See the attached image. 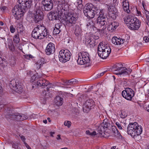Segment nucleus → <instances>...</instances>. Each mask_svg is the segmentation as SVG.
I'll return each mask as SVG.
<instances>
[{"label": "nucleus", "instance_id": "f257e3e1", "mask_svg": "<svg viewBox=\"0 0 149 149\" xmlns=\"http://www.w3.org/2000/svg\"><path fill=\"white\" fill-rule=\"evenodd\" d=\"M18 6H15L12 10L14 17L17 20L23 16L24 13L32 6L31 0H18Z\"/></svg>", "mask_w": 149, "mask_h": 149}, {"label": "nucleus", "instance_id": "f03ea898", "mask_svg": "<svg viewBox=\"0 0 149 149\" xmlns=\"http://www.w3.org/2000/svg\"><path fill=\"white\" fill-rule=\"evenodd\" d=\"M96 14L97 17V22L96 23V25L99 27V31L103 33L106 28V26L107 24V18L104 15L103 10H97Z\"/></svg>", "mask_w": 149, "mask_h": 149}, {"label": "nucleus", "instance_id": "7ed1b4c3", "mask_svg": "<svg viewBox=\"0 0 149 149\" xmlns=\"http://www.w3.org/2000/svg\"><path fill=\"white\" fill-rule=\"evenodd\" d=\"M49 34L47 29L43 26L39 25L35 27L32 33V36L35 39H42Z\"/></svg>", "mask_w": 149, "mask_h": 149}, {"label": "nucleus", "instance_id": "20e7f679", "mask_svg": "<svg viewBox=\"0 0 149 149\" xmlns=\"http://www.w3.org/2000/svg\"><path fill=\"white\" fill-rule=\"evenodd\" d=\"M110 47L107 44L101 42L98 46L97 53L98 56L103 59L106 58L111 52Z\"/></svg>", "mask_w": 149, "mask_h": 149}, {"label": "nucleus", "instance_id": "39448f33", "mask_svg": "<svg viewBox=\"0 0 149 149\" xmlns=\"http://www.w3.org/2000/svg\"><path fill=\"white\" fill-rule=\"evenodd\" d=\"M98 10H101L98 9L97 7L93 8V4H89L84 8L83 12L85 15L87 17L92 19L94 18L95 16H97L96 14L97 11Z\"/></svg>", "mask_w": 149, "mask_h": 149}, {"label": "nucleus", "instance_id": "423d86ee", "mask_svg": "<svg viewBox=\"0 0 149 149\" xmlns=\"http://www.w3.org/2000/svg\"><path fill=\"white\" fill-rule=\"evenodd\" d=\"M58 12H51L47 14V17L49 20H62V16L63 15V8L61 7V5H58L57 8Z\"/></svg>", "mask_w": 149, "mask_h": 149}, {"label": "nucleus", "instance_id": "0eeeda50", "mask_svg": "<svg viewBox=\"0 0 149 149\" xmlns=\"http://www.w3.org/2000/svg\"><path fill=\"white\" fill-rule=\"evenodd\" d=\"M114 69L115 70V74L118 75L124 76L129 75L132 71L131 69H127L125 67H123V65L120 63H118L115 66Z\"/></svg>", "mask_w": 149, "mask_h": 149}, {"label": "nucleus", "instance_id": "6e6552de", "mask_svg": "<svg viewBox=\"0 0 149 149\" xmlns=\"http://www.w3.org/2000/svg\"><path fill=\"white\" fill-rule=\"evenodd\" d=\"M89 54L86 52H80L78 54L77 62L80 65H84L90 63V58Z\"/></svg>", "mask_w": 149, "mask_h": 149}, {"label": "nucleus", "instance_id": "1a4fd4ad", "mask_svg": "<svg viewBox=\"0 0 149 149\" xmlns=\"http://www.w3.org/2000/svg\"><path fill=\"white\" fill-rule=\"evenodd\" d=\"M64 20V24L66 26L70 27L75 24L77 20L75 15L70 13L65 16V18L63 19Z\"/></svg>", "mask_w": 149, "mask_h": 149}, {"label": "nucleus", "instance_id": "9d476101", "mask_svg": "<svg viewBox=\"0 0 149 149\" xmlns=\"http://www.w3.org/2000/svg\"><path fill=\"white\" fill-rule=\"evenodd\" d=\"M71 55V53L68 50L62 49L59 52V60L62 63H65L69 60Z\"/></svg>", "mask_w": 149, "mask_h": 149}, {"label": "nucleus", "instance_id": "9b49d317", "mask_svg": "<svg viewBox=\"0 0 149 149\" xmlns=\"http://www.w3.org/2000/svg\"><path fill=\"white\" fill-rule=\"evenodd\" d=\"M6 117L7 118H11L12 120H16L22 121L27 118V117L25 115L20 114L18 113L13 112L9 115L6 114Z\"/></svg>", "mask_w": 149, "mask_h": 149}, {"label": "nucleus", "instance_id": "f8f14e48", "mask_svg": "<svg viewBox=\"0 0 149 149\" xmlns=\"http://www.w3.org/2000/svg\"><path fill=\"white\" fill-rule=\"evenodd\" d=\"M33 20L36 23L41 21L43 18V13L39 6L36 7L33 13Z\"/></svg>", "mask_w": 149, "mask_h": 149}, {"label": "nucleus", "instance_id": "ddd939ff", "mask_svg": "<svg viewBox=\"0 0 149 149\" xmlns=\"http://www.w3.org/2000/svg\"><path fill=\"white\" fill-rule=\"evenodd\" d=\"M122 95L126 99L131 100L134 95V92L132 88H127L122 91Z\"/></svg>", "mask_w": 149, "mask_h": 149}, {"label": "nucleus", "instance_id": "4468645a", "mask_svg": "<svg viewBox=\"0 0 149 149\" xmlns=\"http://www.w3.org/2000/svg\"><path fill=\"white\" fill-rule=\"evenodd\" d=\"M95 105L94 100L92 99L87 100L84 104L83 111L84 112H87L91 109L93 108Z\"/></svg>", "mask_w": 149, "mask_h": 149}, {"label": "nucleus", "instance_id": "2eb2a0df", "mask_svg": "<svg viewBox=\"0 0 149 149\" xmlns=\"http://www.w3.org/2000/svg\"><path fill=\"white\" fill-rule=\"evenodd\" d=\"M10 86L12 87L13 90L17 92L19 91L21 92L22 89L21 84L14 80L11 81Z\"/></svg>", "mask_w": 149, "mask_h": 149}, {"label": "nucleus", "instance_id": "dca6fc26", "mask_svg": "<svg viewBox=\"0 0 149 149\" xmlns=\"http://www.w3.org/2000/svg\"><path fill=\"white\" fill-rule=\"evenodd\" d=\"M44 9L45 10L49 11L53 8V4L52 0H44L42 1Z\"/></svg>", "mask_w": 149, "mask_h": 149}, {"label": "nucleus", "instance_id": "f3484780", "mask_svg": "<svg viewBox=\"0 0 149 149\" xmlns=\"http://www.w3.org/2000/svg\"><path fill=\"white\" fill-rule=\"evenodd\" d=\"M142 130V127L141 125H139L136 122L133 123H130L127 127V130Z\"/></svg>", "mask_w": 149, "mask_h": 149}, {"label": "nucleus", "instance_id": "a211bd4d", "mask_svg": "<svg viewBox=\"0 0 149 149\" xmlns=\"http://www.w3.org/2000/svg\"><path fill=\"white\" fill-rule=\"evenodd\" d=\"M55 51L54 44L52 42L49 43L45 50L46 54L47 55H50L53 54Z\"/></svg>", "mask_w": 149, "mask_h": 149}, {"label": "nucleus", "instance_id": "6ab92c4d", "mask_svg": "<svg viewBox=\"0 0 149 149\" xmlns=\"http://www.w3.org/2000/svg\"><path fill=\"white\" fill-rule=\"evenodd\" d=\"M37 85L40 86H42L43 88L47 86V88H50L52 86L51 84H49V82L45 79H40L37 83Z\"/></svg>", "mask_w": 149, "mask_h": 149}, {"label": "nucleus", "instance_id": "aec40b11", "mask_svg": "<svg viewBox=\"0 0 149 149\" xmlns=\"http://www.w3.org/2000/svg\"><path fill=\"white\" fill-rule=\"evenodd\" d=\"M136 18L134 17L133 16H128L126 17L124 21L126 24L127 26L129 28L130 26H131V24L135 22V19Z\"/></svg>", "mask_w": 149, "mask_h": 149}, {"label": "nucleus", "instance_id": "412c9836", "mask_svg": "<svg viewBox=\"0 0 149 149\" xmlns=\"http://www.w3.org/2000/svg\"><path fill=\"white\" fill-rule=\"evenodd\" d=\"M135 22L131 24V26L129 28L132 30H137L140 27L141 22L137 18L135 19Z\"/></svg>", "mask_w": 149, "mask_h": 149}, {"label": "nucleus", "instance_id": "4be33fe9", "mask_svg": "<svg viewBox=\"0 0 149 149\" xmlns=\"http://www.w3.org/2000/svg\"><path fill=\"white\" fill-rule=\"evenodd\" d=\"M125 41V40L119 38L117 37H113L112 39V42L116 45H120L123 44Z\"/></svg>", "mask_w": 149, "mask_h": 149}, {"label": "nucleus", "instance_id": "5701e85b", "mask_svg": "<svg viewBox=\"0 0 149 149\" xmlns=\"http://www.w3.org/2000/svg\"><path fill=\"white\" fill-rule=\"evenodd\" d=\"M110 124L109 123L106 122H103V123L100 125L98 128V130H105L107 128L108 130V128L110 127Z\"/></svg>", "mask_w": 149, "mask_h": 149}, {"label": "nucleus", "instance_id": "b1692460", "mask_svg": "<svg viewBox=\"0 0 149 149\" xmlns=\"http://www.w3.org/2000/svg\"><path fill=\"white\" fill-rule=\"evenodd\" d=\"M63 99L59 96H56L54 102L56 105L59 106H61L63 103Z\"/></svg>", "mask_w": 149, "mask_h": 149}, {"label": "nucleus", "instance_id": "393cba45", "mask_svg": "<svg viewBox=\"0 0 149 149\" xmlns=\"http://www.w3.org/2000/svg\"><path fill=\"white\" fill-rule=\"evenodd\" d=\"M115 8H113L112 10L109 11V17H111L113 19H115L116 18L117 12L116 10H114Z\"/></svg>", "mask_w": 149, "mask_h": 149}, {"label": "nucleus", "instance_id": "a878e982", "mask_svg": "<svg viewBox=\"0 0 149 149\" xmlns=\"http://www.w3.org/2000/svg\"><path fill=\"white\" fill-rule=\"evenodd\" d=\"M70 0H58V2L59 3L58 5H61V7L63 8L62 10H65V6H67V5Z\"/></svg>", "mask_w": 149, "mask_h": 149}, {"label": "nucleus", "instance_id": "bb28decb", "mask_svg": "<svg viewBox=\"0 0 149 149\" xmlns=\"http://www.w3.org/2000/svg\"><path fill=\"white\" fill-rule=\"evenodd\" d=\"M107 131H99V132L97 133V134L101 136L107 138L110 135V134Z\"/></svg>", "mask_w": 149, "mask_h": 149}, {"label": "nucleus", "instance_id": "cd10ccee", "mask_svg": "<svg viewBox=\"0 0 149 149\" xmlns=\"http://www.w3.org/2000/svg\"><path fill=\"white\" fill-rule=\"evenodd\" d=\"M129 4L128 2L123 1V7L124 10L125 12H126L127 13H129L130 11L129 9Z\"/></svg>", "mask_w": 149, "mask_h": 149}, {"label": "nucleus", "instance_id": "c85d7f7f", "mask_svg": "<svg viewBox=\"0 0 149 149\" xmlns=\"http://www.w3.org/2000/svg\"><path fill=\"white\" fill-rule=\"evenodd\" d=\"M139 132H133L132 133V136L135 139L137 140V137H138L139 139H141V136L140 135L142 133V131H139Z\"/></svg>", "mask_w": 149, "mask_h": 149}, {"label": "nucleus", "instance_id": "c756f323", "mask_svg": "<svg viewBox=\"0 0 149 149\" xmlns=\"http://www.w3.org/2000/svg\"><path fill=\"white\" fill-rule=\"evenodd\" d=\"M77 82V80L75 79H72L70 80L64 82L63 84L65 86L68 85H71L72 84H75Z\"/></svg>", "mask_w": 149, "mask_h": 149}, {"label": "nucleus", "instance_id": "7c9ffc66", "mask_svg": "<svg viewBox=\"0 0 149 149\" xmlns=\"http://www.w3.org/2000/svg\"><path fill=\"white\" fill-rule=\"evenodd\" d=\"M83 43L86 44V45L89 44L92 45V46H94L95 45L94 43L93 44L91 40L89 38L87 37L85 38L84 40Z\"/></svg>", "mask_w": 149, "mask_h": 149}, {"label": "nucleus", "instance_id": "2f4dec72", "mask_svg": "<svg viewBox=\"0 0 149 149\" xmlns=\"http://www.w3.org/2000/svg\"><path fill=\"white\" fill-rule=\"evenodd\" d=\"M8 45L10 50L14 51L15 50V47L13 41L12 40L9 41L8 42Z\"/></svg>", "mask_w": 149, "mask_h": 149}, {"label": "nucleus", "instance_id": "473e14b6", "mask_svg": "<svg viewBox=\"0 0 149 149\" xmlns=\"http://www.w3.org/2000/svg\"><path fill=\"white\" fill-rule=\"evenodd\" d=\"M19 35L18 34H16L13 37V40L15 43H18L19 42L20 40V38L19 37Z\"/></svg>", "mask_w": 149, "mask_h": 149}, {"label": "nucleus", "instance_id": "72a5a7b5", "mask_svg": "<svg viewBox=\"0 0 149 149\" xmlns=\"http://www.w3.org/2000/svg\"><path fill=\"white\" fill-rule=\"evenodd\" d=\"M27 74L28 75L30 76L31 77L32 80H36V76L35 75L33 74L31 71H28Z\"/></svg>", "mask_w": 149, "mask_h": 149}, {"label": "nucleus", "instance_id": "f704fd0d", "mask_svg": "<svg viewBox=\"0 0 149 149\" xmlns=\"http://www.w3.org/2000/svg\"><path fill=\"white\" fill-rule=\"evenodd\" d=\"M116 132L115 131H112V135L115 136H116L118 138H120V137H121V135L119 131H116Z\"/></svg>", "mask_w": 149, "mask_h": 149}, {"label": "nucleus", "instance_id": "c9c22d12", "mask_svg": "<svg viewBox=\"0 0 149 149\" xmlns=\"http://www.w3.org/2000/svg\"><path fill=\"white\" fill-rule=\"evenodd\" d=\"M113 26L111 23L108 25L107 29L109 31L112 32L115 31V30L113 28Z\"/></svg>", "mask_w": 149, "mask_h": 149}, {"label": "nucleus", "instance_id": "e433bc0d", "mask_svg": "<svg viewBox=\"0 0 149 149\" xmlns=\"http://www.w3.org/2000/svg\"><path fill=\"white\" fill-rule=\"evenodd\" d=\"M87 26L88 27L90 28H93L94 26V24L93 21L91 20H88V23L87 24Z\"/></svg>", "mask_w": 149, "mask_h": 149}, {"label": "nucleus", "instance_id": "4c0bfd02", "mask_svg": "<svg viewBox=\"0 0 149 149\" xmlns=\"http://www.w3.org/2000/svg\"><path fill=\"white\" fill-rule=\"evenodd\" d=\"M43 63L42 62L41 60H39L36 63V65L38 69H39L42 65Z\"/></svg>", "mask_w": 149, "mask_h": 149}, {"label": "nucleus", "instance_id": "58836bf2", "mask_svg": "<svg viewBox=\"0 0 149 149\" xmlns=\"http://www.w3.org/2000/svg\"><path fill=\"white\" fill-rule=\"evenodd\" d=\"M113 26V28L115 30L119 26V23L116 21H113L111 23Z\"/></svg>", "mask_w": 149, "mask_h": 149}, {"label": "nucleus", "instance_id": "ea45409f", "mask_svg": "<svg viewBox=\"0 0 149 149\" xmlns=\"http://www.w3.org/2000/svg\"><path fill=\"white\" fill-rule=\"evenodd\" d=\"M86 133L87 134H88L92 136H93L96 134L95 131H93L92 132H90V131H86Z\"/></svg>", "mask_w": 149, "mask_h": 149}, {"label": "nucleus", "instance_id": "a19ab883", "mask_svg": "<svg viewBox=\"0 0 149 149\" xmlns=\"http://www.w3.org/2000/svg\"><path fill=\"white\" fill-rule=\"evenodd\" d=\"M17 33L16 34H18L20 36H23L24 34L23 31L24 30V29H19L17 30Z\"/></svg>", "mask_w": 149, "mask_h": 149}, {"label": "nucleus", "instance_id": "79ce46f5", "mask_svg": "<svg viewBox=\"0 0 149 149\" xmlns=\"http://www.w3.org/2000/svg\"><path fill=\"white\" fill-rule=\"evenodd\" d=\"M77 5L79 7L81 8H82L83 5L82 4V0H77Z\"/></svg>", "mask_w": 149, "mask_h": 149}, {"label": "nucleus", "instance_id": "37998d69", "mask_svg": "<svg viewBox=\"0 0 149 149\" xmlns=\"http://www.w3.org/2000/svg\"><path fill=\"white\" fill-rule=\"evenodd\" d=\"M80 32H81V29H80V28L79 27H78V29H76L75 32V34L77 36H78L80 34Z\"/></svg>", "mask_w": 149, "mask_h": 149}, {"label": "nucleus", "instance_id": "c03bdc74", "mask_svg": "<svg viewBox=\"0 0 149 149\" xmlns=\"http://www.w3.org/2000/svg\"><path fill=\"white\" fill-rule=\"evenodd\" d=\"M108 130H118L116 127L112 125H110V127L108 128Z\"/></svg>", "mask_w": 149, "mask_h": 149}, {"label": "nucleus", "instance_id": "a18cd8bd", "mask_svg": "<svg viewBox=\"0 0 149 149\" xmlns=\"http://www.w3.org/2000/svg\"><path fill=\"white\" fill-rule=\"evenodd\" d=\"M0 66L4 67L5 66V64H4V62L5 63V62L2 59L1 57H0Z\"/></svg>", "mask_w": 149, "mask_h": 149}, {"label": "nucleus", "instance_id": "49530a36", "mask_svg": "<svg viewBox=\"0 0 149 149\" xmlns=\"http://www.w3.org/2000/svg\"><path fill=\"white\" fill-rule=\"evenodd\" d=\"M64 125L65 126H67L69 128L71 125V122L70 121H66L64 122Z\"/></svg>", "mask_w": 149, "mask_h": 149}, {"label": "nucleus", "instance_id": "de8ad7c7", "mask_svg": "<svg viewBox=\"0 0 149 149\" xmlns=\"http://www.w3.org/2000/svg\"><path fill=\"white\" fill-rule=\"evenodd\" d=\"M10 32L12 33H14L15 31V29L13 25H11L10 26Z\"/></svg>", "mask_w": 149, "mask_h": 149}, {"label": "nucleus", "instance_id": "09e8293b", "mask_svg": "<svg viewBox=\"0 0 149 149\" xmlns=\"http://www.w3.org/2000/svg\"><path fill=\"white\" fill-rule=\"evenodd\" d=\"M0 9L3 12H4L8 10V8L6 6H2L0 7Z\"/></svg>", "mask_w": 149, "mask_h": 149}, {"label": "nucleus", "instance_id": "8fccbe9b", "mask_svg": "<svg viewBox=\"0 0 149 149\" xmlns=\"http://www.w3.org/2000/svg\"><path fill=\"white\" fill-rule=\"evenodd\" d=\"M56 29H55L54 28L53 31V34L54 35H56L59 34L60 33L61 30H58Z\"/></svg>", "mask_w": 149, "mask_h": 149}, {"label": "nucleus", "instance_id": "3c124183", "mask_svg": "<svg viewBox=\"0 0 149 149\" xmlns=\"http://www.w3.org/2000/svg\"><path fill=\"white\" fill-rule=\"evenodd\" d=\"M62 26V24L61 23H58L56 24L55 28H56L61 29V27Z\"/></svg>", "mask_w": 149, "mask_h": 149}, {"label": "nucleus", "instance_id": "603ef678", "mask_svg": "<svg viewBox=\"0 0 149 149\" xmlns=\"http://www.w3.org/2000/svg\"><path fill=\"white\" fill-rule=\"evenodd\" d=\"M116 124L119 130L122 129V127L119 123L116 122Z\"/></svg>", "mask_w": 149, "mask_h": 149}, {"label": "nucleus", "instance_id": "864d4df0", "mask_svg": "<svg viewBox=\"0 0 149 149\" xmlns=\"http://www.w3.org/2000/svg\"><path fill=\"white\" fill-rule=\"evenodd\" d=\"M23 27L22 25L21 24H18L17 26V30L20 29H23Z\"/></svg>", "mask_w": 149, "mask_h": 149}, {"label": "nucleus", "instance_id": "5fc2aeb1", "mask_svg": "<svg viewBox=\"0 0 149 149\" xmlns=\"http://www.w3.org/2000/svg\"><path fill=\"white\" fill-rule=\"evenodd\" d=\"M149 41V38L147 36H145L143 38V41H144L146 43L148 42Z\"/></svg>", "mask_w": 149, "mask_h": 149}, {"label": "nucleus", "instance_id": "6e6d98bb", "mask_svg": "<svg viewBox=\"0 0 149 149\" xmlns=\"http://www.w3.org/2000/svg\"><path fill=\"white\" fill-rule=\"evenodd\" d=\"M19 136L22 140L23 141L24 143V142H25V140H26V138L24 137V136L23 135H21L20 134L19 135Z\"/></svg>", "mask_w": 149, "mask_h": 149}, {"label": "nucleus", "instance_id": "4d7b16f0", "mask_svg": "<svg viewBox=\"0 0 149 149\" xmlns=\"http://www.w3.org/2000/svg\"><path fill=\"white\" fill-rule=\"evenodd\" d=\"M12 146L13 148L15 149H17L18 148V146L17 144L13 143L12 144Z\"/></svg>", "mask_w": 149, "mask_h": 149}, {"label": "nucleus", "instance_id": "13d9d810", "mask_svg": "<svg viewBox=\"0 0 149 149\" xmlns=\"http://www.w3.org/2000/svg\"><path fill=\"white\" fill-rule=\"evenodd\" d=\"M123 113V112H121L120 114V116L121 118H124L127 116V115L126 114H124V115Z\"/></svg>", "mask_w": 149, "mask_h": 149}, {"label": "nucleus", "instance_id": "bf43d9fd", "mask_svg": "<svg viewBox=\"0 0 149 149\" xmlns=\"http://www.w3.org/2000/svg\"><path fill=\"white\" fill-rule=\"evenodd\" d=\"M26 57L28 59L29 58H33V56L31 55V54H28L26 55Z\"/></svg>", "mask_w": 149, "mask_h": 149}, {"label": "nucleus", "instance_id": "052dcab7", "mask_svg": "<svg viewBox=\"0 0 149 149\" xmlns=\"http://www.w3.org/2000/svg\"><path fill=\"white\" fill-rule=\"evenodd\" d=\"M24 144L27 149H31L29 146L26 142H24Z\"/></svg>", "mask_w": 149, "mask_h": 149}, {"label": "nucleus", "instance_id": "680f3d73", "mask_svg": "<svg viewBox=\"0 0 149 149\" xmlns=\"http://www.w3.org/2000/svg\"><path fill=\"white\" fill-rule=\"evenodd\" d=\"M101 88H99V89L96 92H98L100 95L102 94V92L101 91Z\"/></svg>", "mask_w": 149, "mask_h": 149}, {"label": "nucleus", "instance_id": "e2e57ef3", "mask_svg": "<svg viewBox=\"0 0 149 149\" xmlns=\"http://www.w3.org/2000/svg\"><path fill=\"white\" fill-rule=\"evenodd\" d=\"M137 132V131H127V132L128 134L132 136V133L133 132Z\"/></svg>", "mask_w": 149, "mask_h": 149}, {"label": "nucleus", "instance_id": "0e129e2a", "mask_svg": "<svg viewBox=\"0 0 149 149\" xmlns=\"http://www.w3.org/2000/svg\"><path fill=\"white\" fill-rule=\"evenodd\" d=\"M18 48L20 50H22V47L21 45H19L18 46Z\"/></svg>", "mask_w": 149, "mask_h": 149}, {"label": "nucleus", "instance_id": "69168bd1", "mask_svg": "<svg viewBox=\"0 0 149 149\" xmlns=\"http://www.w3.org/2000/svg\"><path fill=\"white\" fill-rule=\"evenodd\" d=\"M56 139L58 140H59L61 139V138L60 137V135L59 134L57 135V137H56Z\"/></svg>", "mask_w": 149, "mask_h": 149}, {"label": "nucleus", "instance_id": "338daca9", "mask_svg": "<svg viewBox=\"0 0 149 149\" xmlns=\"http://www.w3.org/2000/svg\"><path fill=\"white\" fill-rule=\"evenodd\" d=\"M50 135L51 136L53 137V134H54L55 133L54 132H50L49 133Z\"/></svg>", "mask_w": 149, "mask_h": 149}, {"label": "nucleus", "instance_id": "774afa93", "mask_svg": "<svg viewBox=\"0 0 149 149\" xmlns=\"http://www.w3.org/2000/svg\"><path fill=\"white\" fill-rule=\"evenodd\" d=\"M105 72V71H104L100 73V76H102L104 74Z\"/></svg>", "mask_w": 149, "mask_h": 149}]
</instances>
